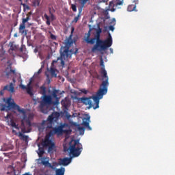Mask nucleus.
Listing matches in <instances>:
<instances>
[{"label":"nucleus","mask_w":175,"mask_h":175,"mask_svg":"<svg viewBox=\"0 0 175 175\" xmlns=\"http://www.w3.org/2000/svg\"><path fill=\"white\" fill-rule=\"evenodd\" d=\"M123 3H124V0H122V1L112 0L111 1H109V11L112 12H116L117 7L119 5H123Z\"/></svg>","instance_id":"ddd939ff"},{"label":"nucleus","mask_w":175,"mask_h":175,"mask_svg":"<svg viewBox=\"0 0 175 175\" xmlns=\"http://www.w3.org/2000/svg\"><path fill=\"white\" fill-rule=\"evenodd\" d=\"M14 175H16V174H14Z\"/></svg>","instance_id":"49530a36"},{"label":"nucleus","mask_w":175,"mask_h":175,"mask_svg":"<svg viewBox=\"0 0 175 175\" xmlns=\"http://www.w3.org/2000/svg\"><path fill=\"white\" fill-rule=\"evenodd\" d=\"M56 175H64L65 174V168L61 167L59 169H57L55 170Z\"/></svg>","instance_id":"5701e85b"},{"label":"nucleus","mask_w":175,"mask_h":175,"mask_svg":"<svg viewBox=\"0 0 175 175\" xmlns=\"http://www.w3.org/2000/svg\"><path fill=\"white\" fill-rule=\"evenodd\" d=\"M49 83H50V81L48 82Z\"/></svg>","instance_id":"a18cd8bd"},{"label":"nucleus","mask_w":175,"mask_h":175,"mask_svg":"<svg viewBox=\"0 0 175 175\" xmlns=\"http://www.w3.org/2000/svg\"><path fill=\"white\" fill-rule=\"evenodd\" d=\"M82 149L83 148L81 144L79 143L78 139H75L72 143H70L69 148L64 147V151L66 152L69 150L70 157L75 158L81 155Z\"/></svg>","instance_id":"39448f33"},{"label":"nucleus","mask_w":175,"mask_h":175,"mask_svg":"<svg viewBox=\"0 0 175 175\" xmlns=\"http://www.w3.org/2000/svg\"><path fill=\"white\" fill-rule=\"evenodd\" d=\"M18 137L21 138V139L23 142H25L26 143L29 142V136L25 135L23 134L22 133H19Z\"/></svg>","instance_id":"412c9836"},{"label":"nucleus","mask_w":175,"mask_h":175,"mask_svg":"<svg viewBox=\"0 0 175 175\" xmlns=\"http://www.w3.org/2000/svg\"><path fill=\"white\" fill-rule=\"evenodd\" d=\"M78 129L79 131H85V128L84 127H81V126H79Z\"/></svg>","instance_id":"c9c22d12"},{"label":"nucleus","mask_w":175,"mask_h":175,"mask_svg":"<svg viewBox=\"0 0 175 175\" xmlns=\"http://www.w3.org/2000/svg\"><path fill=\"white\" fill-rule=\"evenodd\" d=\"M71 118V115H70V114H66V118L67 119H69V118Z\"/></svg>","instance_id":"4c0bfd02"},{"label":"nucleus","mask_w":175,"mask_h":175,"mask_svg":"<svg viewBox=\"0 0 175 175\" xmlns=\"http://www.w3.org/2000/svg\"><path fill=\"white\" fill-rule=\"evenodd\" d=\"M128 12H133L136 11V5H129L127 8Z\"/></svg>","instance_id":"393cba45"},{"label":"nucleus","mask_w":175,"mask_h":175,"mask_svg":"<svg viewBox=\"0 0 175 175\" xmlns=\"http://www.w3.org/2000/svg\"><path fill=\"white\" fill-rule=\"evenodd\" d=\"M40 3V0H33L32 3L33 7H39Z\"/></svg>","instance_id":"c85d7f7f"},{"label":"nucleus","mask_w":175,"mask_h":175,"mask_svg":"<svg viewBox=\"0 0 175 175\" xmlns=\"http://www.w3.org/2000/svg\"><path fill=\"white\" fill-rule=\"evenodd\" d=\"M113 45V38H111V36L110 33H108V37L106 38L105 40H102V43H100L98 45L97 49H95L96 51H100L107 50V48L111 47V46Z\"/></svg>","instance_id":"9d476101"},{"label":"nucleus","mask_w":175,"mask_h":175,"mask_svg":"<svg viewBox=\"0 0 175 175\" xmlns=\"http://www.w3.org/2000/svg\"><path fill=\"white\" fill-rule=\"evenodd\" d=\"M101 32H102V29L100 27H98V29L96 31V35H100Z\"/></svg>","instance_id":"473e14b6"},{"label":"nucleus","mask_w":175,"mask_h":175,"mask_svg":"<svg viewBox=\"0 0 175 175\" xmlns=\"http://www.w3.org/2000/svg\"><path fill=\"white\" fill-rule=\"evenodd\" d=\"M13 81H14V82H15V81H16V80H15L14 79H13Z\"/></svg>","instance_id":"c03bdc74"},{"label":"nucleus","mask_w":175,"mask_h":175,"mask_svg":"<svg viewBox=\"0 0 175 175\" xmlns=\"http://www.w3.org/2000/svg\"><path fill=\"white\" fill-rule=\"evenodd\" d=\"M96 78H97L98 79H100V75H99L98 74H97Z\"/></svg>","instance_id":"ea45409f"},{"label":"nucleus","mask_w":175,"mask_h":175,"mask_svg":"<svg viewBox=\"0 0 175 175\" xmlns=\"http://www.w3.org/2000/svg\"><path fill=\"white\" fill-rule=\"evenodd\" d=\"M66 127H68V124H60L59 126L54 127L51 130L48 135L49 136H53L56 134L57 136H62L63 133H69L71 132L70 129H64Z\"/></svg>","instance_id":"1a4fd4ad"},{"label":"nucleus","mask_w":175,"mask_h":175,"mask_svg":"<svg viewBox=\"0 0 175 175\" xmlns=\"http://www.w3.org/2000/svg\"><path fill=\"white\" fill-rule=\"evenodd\" d=\"M90 120V117L83 118V125L88 128V131H92V127L89 125V121Z\"/></svg>","instance_id":"6ab92c4d"},{"label":"nucleus","mask_w":175,"mask_h":175,"mask_svg":"<svg viewBox=\"0 0 175 175\" xmlns=\"http://www.w3.org/2000/svg\"><path fill=\"white\" fill-rule=\"evenodd\" d=\"M74 30H75V29H74V27H72V32H74Z\"/></svg>","instance_id":"79ce46f5"},{"label":"nucleus","mask_w":175,"mask_h":175,"mask_svg":"<svg viewBox=\"0 0 175 175\" xmlns=\"http://www.w3.org/2000/svg\"><path fill=\"white\" fill-rule=\"evenodd\" d=\"M38 75H39V74H40V73H42V69H40V70H38Z\"/></svg>","instance_id":"58836bf2"},{"label":"nucleus","mask_w":175,"mask_h":175,"mask_svg":"<svg viewBox=\"0 0 175 175\" xmlns=\"http://www.w3.org/2000/svg\"><path fill=\"white\" fill-rule=\"evenodd\" d=\"M90 31L91 30H90L89 32L85 34V42L89 44H94V43L96 42L95 45L93 46V47L92 48V52L94 53L95 50L98 49V46H100L103 42L100 40V34H96L94 38L90 39Z\"/></svg>","instance_id":"0eeeda50"},{"label":"nucleus","mask_w":175,"mask_h":175,"mask_svg":"<svg viewBox=\"0 0 175 175\" xmlns=\"http://www.w3.org/2000/svg\"><path fill=\"white\" fill-rule=\"evenodd\" d=\"M109 29L111 30V31H113V30H114L113 26V25H110V26L109 27Z\"/></svg>","instance_id":"e433bc0d"},{"label":"nucleus","mask_w":175,"mask_h":175,"mask_svg":"<svg viewBox=\"0 0 175 175\" xmlns=\"http://www.w3.org/2000/svg\"><path fill=\"white\" fill-rule=\"evenodd\" d=\"M21 5L22 6H23L24 11H25L26 10H30V8H29V5H26L25 3H21Z\"/></svg>","instance_id":"c756f323"},{"label":"nucleus","mask_w":175,"mask_h":175,"mask_svg":"<svg viewBox=\"0 0 175 175\" xmlns=\"http://www.w3.org/2000/svg\"><path fill=\"white\" fill-rule=\"evenodd\" d=\"M6 105H1V111H10L11 109L17 110L19 113H22V119L21 121L22 133H29L32 131L34 115L32 113H27V109H21L20 106L14 103V99L9 98L6 99Z\"/></svg>","instance_id":"f257e3e1"},{"label":"nucleus","mask_w":175,"mask_h":175,"mask_svg":"<svg viewBox=\"0 0 175 175\" xmlns=\"http://www.w3.org/2000/svg\"><path fill=\"white\" fill-rule=\"evenodd\" d=\"M32 79H30V81H29V83H27V85L25 86L24 85H21V88L22 90H27V93L29 94V96H30L31 97H32L33 96V88L32 86H31V85H32Z\"/></svg>","instance_id":"2eb2a0df"},{"label":"nucleus","mask_w":175,"mask_h":175,"mask_svg":"<svg viewBox=\"0 0 175 175\" xmlns=\"http://www.w3.org/2000/svg\"><path fill=\"white\" fill-rule=\"evenodd\" d=\"M80 92H81L82 94H87L88 93V91L85 89H82L80 90Z\"/></svg>","instance_id":"72a5a7b5"},{"label":"nucleus","mask_w":175,"mask_h":175,"mask_svg":"<svg viewBox=\"0 0 175 175\" xmlns=\"http://www.w3.org/2000/svg\"><path fill=\"white\" fill-rule=\"evenodd\" d=\"M50 14H51V16H50V17H49L46 14H44V18H46V25H47L48 26H49L50 25H51V23L50 22V20H51V21H53L55 20V15H53V14L51 12V11H50Z\"/></svg>","instance_id":"f3484780"},{"label":"nucleus","mask_w":175,"mask_h":175,"mask_svg":"<svg viewBox=\"0 0 175 175\" xmlns=\"http://www.w3.org/2000/svg\"><path fill=\"white\" fill-rule=\"evenodd\" d=\"M3 91H8L11 93H14V84L11 83L9 85H6L5 86H4V88L0 92L1 96L3 95Z\"/></svg>","instance_id":"dca6fc26"},{"label":"nucleus","mask_w":175,"mask_h":175,"mask_svg":"<svg viewBox=\"0 0 175 175\" xmlns=\"http://www.w3.org/2000/svg\"><path fill=\"white\" fill-rule=\"evenodd\" d=\"M72 44V42L71 40H67L64 46L61 47L60 49V57H57V60H53V64L58 62L60 60V65L62 68H65V60L68 58H71L72 54H77L78 49H75V52H72V51H69L71 45Z\"/></svg>","instance_id":"7ed1b4c3"},{"label":"nucleus","mask_w":175,"mask_h":175,"mask_svg":"<svg viewBox=\"0 0 175 175\" xmlns=\"http://www.w3.org/2000/svg\"><path fill=\"white\" fill-rule=\"evenodd\" d=\"M23 175H32V174H30L29 173L27 172V173H25V174H23Z\"/></svg>","instance_id":"a19ab883"},{"label":"nucleus","mask_w":175,"mask_h":175,"mask_svg":"<svg viewBox=\"0 0 175 175\" xmlns=\"http://www.w3.org/2000/svg\"><path fill=\"white\" fill-rule=\"evenodd\" d=\"M12 74L14 75V76H16V70L11 69V65L10 64L8 66V68H6L5 76L6 77L10 78Z\"/></svg>","instance_id":"a211bd4d"},{"label":"nucleus","mask_w":175,"mask_h":175,"mask_svg":"<svg viewBox=\"0 0 175 175\" xmlns=\"http://www.w3.org/2000/svg\"><path fill=\"white\" fill-rule=\"evenodd\" d=\"M100 66H101V68H100V75H102L103 80L101 83H107V85H109V79L108 78L107 72L106 71V69L105 68V64L103 58L100 59Z\"/></svg>","instance_id":"9b49d317"},{"label":"nucleus","mask_w":175,"mask_h":175,"mask_svg":"<svg viewBox=\"0 0 175 175\" xmlns=\"http://www.w3.org/2000/svg\"><path fill=\"white\" fill-rule=\"evenodd\" d=\"M109 50L111 51V52H113V49H109Z\"/></svg>","instance_id":"37998d69"},{"label":"nucleus","mask_w":175,"mask_h":175,"mask_svg":"<svg viewBox=\"0 0 175 175\" xmlns=\"http://www.w3.org/2000/svg\"><path fill=\"white\" fill-rule=\"evenodd\" d=\"M81 13H79V15L77 16L75 18H74L72 23H77L79 21V16H80Z\"/></svg>","instance_id":"7c9ffc66"},{"label":"nucleus","mask_w":175,"mask_h":175,"mask_svg":"<svg viewBox=\"0 0 175 175\" xmlns=\"http://www.w3.org/2000/svg\"><path fill=\"white\" fill-rule=\"evenodd\" d=\"M109 85H107V83L104 82L100 85L99 89L96 94V96L92 97H82L80 98L81 103L85 105V106H89V109L93 108L95 109H98L100 106L98 105L100 103V100L103 98V96L107 94L108 87Z\"/></svg>","instance_id":"f03ea898"},{"label":"nucleus","mask_w":175,"mask_h":175,"mask_svg":"<svg viewBox=\"0 0 175 175\" xmlns=\"http://www.w3.org/2000/svg\"><path fill=\"white\" fill-rule=\"evenodd\" d=\"M45 153V151L44 150L43 148H38V157H42L43 154Z\"/></svg>","instance_id":"bb28decb"},{"label":"nucleus","mask_w":175,"mask_h":175,"mask_svg":"<svg viewBox=\"0 0 175 175\" xmlns=\"http://www.w3.org/2000/svg\"><path fill=\"white\" fill-rule=\"evenodd\" d=\"M46 144L47 145H50V146H49V150H51V149H53V148H55V143L52 142L51 140L46 139Z\"/></svg>","instance_id":"b1692460"},{"label":"nucleus","mask_w":175,"mask_h":175,"mask_svg":"<svg viewBox=\"0 0 175 175\" xmlns=\"http://www.w3.org/2000/svg\"><path fill=\"white\" fill-rule=\"evenodd\" d=\"M61 114L59 112L55 111L49 116L46 121H43L42 124L46 129H52L53 125L55 124V122L58 121L59 116Z\"/></svg>","instance_id":"6e6552de"},{"label":"nucleus","mask_w":175,"mask_h":175,"mask_svg":"<svg viewBox=\"0 0 175 175\" xmlns=\"http://www.w3.org/2000/svg\"><path fill=\"white\" fill-rule=\"evenodd\" d=\"M40 94L43 96L42 100L40 101V106H38V108L41 113L46 114L49 113V106L53 103L52 96L46 95V88L44 85L40 87Z\"/></svg>","instance_id":"20e7f679"},{"label":"nucleus","mask_w":175,"mask_h":175,"mask_svg":"<svg viewBox=\"0 0 175 175\" xmlns=\"http://www.w3.org/2000/svg\"><path fill=\"white\" fill-rule=\"evenodd\" d=\"M50 73L51 75H52L53 77L56 78L57 77V74H56V69L53 68H50Z\"/></svg>","instance_id":"a878e982"},{"label":"nucleus","mask_w":175,"mask_h":175,"mask_svg":"<svg viewBox=\"0 0 175 175\" xmlns=\"http://www.w3.org/2000/svg\"><path fill=\"white\" fill-rule=\"evenodd\" d=\"M58 93H59V90H54L52 92V95H51V96H52V101H53V98H57V94H58Z\"/></svg>","instance_id":"cd10ccee"},{"label":"nucleus","mask_w":175,"mask_h":175,"mask_svg":"<svg viewBox=\"0 0 175 175\" xmlns=\"http://www.w3.org/2000/svg\"><path fill=\"white\" fill-rule=\"evenodd\" d=\"M5 119L6 120V123H8V125L9 126H12V128H14L16 129H18L16 122L14 121L13 116L11 113L7 114L6 116H5Z\"/></svg>","instance_id":"4468645a"},{"label":"nucleus","mask_w":175,"mask_h":175,"mask_svg":"<svg viewBox=\"0 0 175 175\" xmlns=\"http://www.w3.org/2000/svg\"><path fill=\"white\" fill-rule=\"evenodd\" d=\"M51 39H52V40H56V36L53 34H51Z\"/></svg>","instance_id":"f704fd0d"},{"label":"nucleus","mask_w":175,"mask_h":175,"mask_svg":"<svg viewBox=\"0 0 175 175\" xmlns=\"http://www.w3.org/2000/svg\"><path fill=\"white\" fill-rule=\"evenodd\" d=\"M72 158L74 157L70 156L69 158L64 157L63 159H59V163L53 162V165L49 163V160H44L46 159V158H43V160L41 161V164L45 165L46 167H49L51 169L55 170L56 167H58L59 165L68 166L69 164L71 163Z\"/></svg>","instance_id":"423d86ee"},{"label":"nucleus","mask_w":175,"mask_h":175,"mask_svg":"<svg viewBox=\"0 0 175 175\" xmlns=\"http://www.w3.org/2000/svg\"><path fill=\"white\" fill-rule=\"evenodd\" d=\"M71 8L73 12H77V8L76 7V5L75 4H72L71 5Z\"/></svg>","instance_id":"2f4dec72"},{"label":"nucleus","mask_w":175,"mask_h":175,"mask_svg":"<svg viewBox=\"0 0 175 175\" xmlns=\"http://www.w3.org/2000/svg\"><path fill=\"white\" fill-rule=\"evenodd\" d=\"M30 20V17L27 15V18L22 19V23L19 25L18 31L21 33V35H27V31L26 30V23H27Z\"/></svg>","instance_id":"f8f14e48"},{"label":"nucleus","mask_w":175,"mask_h":175,"mask_svg":"<svg viewBox=\"0 0 175 175\" xmlns=\"http://www.w3.org/2000/svg\"><path fill=\"white\" fill-rule=\"evenodd\" d=\"M18 50V47L16 45H14L13 44H12L10 46V49H9V53L10 54H14V52H16Z\"/></svg>","instance_id":"aec40b11"},{"label":"nucleus","mask_w":175,"mask_h":175,"mask_svg":"<svg viewBox=\"0 0 175 175\" xmlns=\"http://www.w3.org/2000/svg\"><path fill=\"white\" fill-rule=\"evenodd\" d=\"M80 5H81V8H79V14L82 12V8L85 6V5L87 3V1L85 0H78Z\"/></svg>","instance_id":"4be33fe9"}]
</instances>
